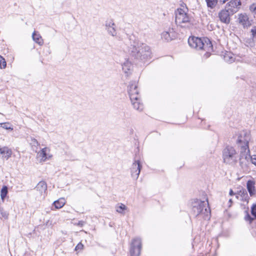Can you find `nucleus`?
Returning a JSON list of instances; mask_svg holds the SVG:
<instances>
[{
	"label": "nucleus",
	"mask_w": 256,
	"mask_h": 256,
	"mask_svg": "<svg viewBox=\"0 0 256 256\" xmlns=\"http://www.w3.org/2000/svg\"><path fill=\"white\" fill-rule=\"evenodd\" d=\"M176 24L184 28H190L192 26V18L188 14V9L185 4L181 6L175 12Z\"/></svg>",
	"instance_id": "obj_1"
},
{
	"label": "nucleus",
	"mask_w": 256,
	"mask_h": 256,
	"mask_svg": "<svg viewBox=\"0 0 256 256\" xmlns=\"http://www.w3.org/2000/svg\"><path fill=\"white\" fill-rule=\"evenodd\" d=\"M129 52L135 58L142 60L150 58L152 54L150 48L148 46L139 42L134 43L132 45Z\"/></svg>",
	"instance_id": "obj_2"
},
{
	"label": "nucleus",
	"mask_w": 256,
	"mask_h": 256,
	"mask_svg": "<svg viewBox=\"0 0 256 256\" xmlns=\"http://www.w3.org/2000/svg\"><path fill=\"white\" fill-rule=\"evenodd\" d=\"M188 43L192 48L206 51V54H205L206 58L210 56V52L212 50V45L208 38L202 39L194 36L190 37L188 40Z\"/></svg>",
	"instance_id": "obj_3"
},
{
	"label": "nucleus",
	"mask_w": 256,
	"mask_h": 256,
	"mask_svg": "<svg viewBox=\"0 0 256 256\" xmlns=\"http://www.w3.org/2000/svg\"><path fill=\"white\" fill-rule=\"evenodd\" d=\"M192 213L197 216L200 214L204 216L205 218H208L210 210L208 208V201H202L198 200H194L192 202Z\"/></svg>",
	"instance_id": "obj_4"
},
{
	"label": "nucleus",
	"mask_w": 256,
	"mask_h": 256,
	"mask_svg": "<svg viewBox=\"0 0 256 256\" xmlns=\"http://www.w3.org/2000/svg\"><path fill=\"white\" fill-rule=\"evenodd\" d=\"M250 138L249 132L244 130L240 133L236 140L237 144L242 148V150H244L246 152V150H248L247 153L249 152L248 144Z\"/></svg>",
	"instance_id": "obj_5"
},
{
	"label": "nucleus",
	"mask_w": 256,
	"mask_h": 256,
	"mask_svg": "<svg viewBox=\"0 0 256 256\" xmlns=\"http://www.w3.org/2000/svg\"><path fill=\"white\" fill-rule=\"evenodd\" d=\"M236 152L234 148L232 146H226L223 150V159L226 164H232L236 161Z\"/></svg>",
	"instance_id": "obj_6"
},
{
	"label": "nucleus",
	"mask_w": 256,
	"mask_h": 256,
	"mask_svg": "<svg viewBox=\"0 0 256 256\" xmlns=\"http://www.w3.org/2000/svg\"><path fill=\"white\" fill-rule=\"evenodd\" d=\"M142 248L141 239L138 238L132 240L130 248L131 256H140Z\"/></svg>",
	"instance_id": "obj_7"
},
{
	"label": "nucleus",
	"mask_w": 256,
	"mask_h": 256,
	"mask_svg": "<svg viewBox=\"0 0 256 256\" xmlns=\"http://www.w3.org/2000/svg\"><path fill=\"white\" fill-rule=\"evenodd\" d=\"M128 92L131 100H136L140 98L138 86L136 82H131L130 83Z\"/></svg>",
	"instance_id": "obj_8"
},
{
	"label": "nucleus",
	"mask_w": 256,
	"mask_h": 256,
	"mask_svg": "<svg viewBox=\"0 0 256 256\" xmlns=\"http://www.w3.org/2000/svg\"><path fill=\"white\" fill-rule=\"evenodd\" d=\"M240 4V0H232L226 4V8L231 12V14H233L238 10Z\"/></svg>",
	"instance_id": "obj_9"
},
{
	"label": "nucleus",
	"mask_w": 256,
	"mask_h": 256,
	"mask_svg": "<svg viewBox=\"0 0 256 256\" xmlns=\"http://www.w3.org/2000/svg\"><path fill=\"white\" fill-rule=\"evenodd\" d=\"M50 150L48 148H42L39 151L36 155V158L40 162H45L48 158H50L51 156L48 154V152Z\"/></svg>",
	"instance_id": "obj_10"
},
{
	"label": "nucleus",
	"mask_w": 256,
	"mask_h": 256,
	"mask_svg": "<svg viewBox=\"0 0 256 256\" xmlns=\"http://www.w3.org/2000/svg\"><path fill=\"white\" fill-rule=\"evenodd\" d=\"M231 12L228 9L222 10L218 13V18L220 20L225 24H229L230 22V16Z\"/></svg>",
	"instance_id": "obj_11"
},
{
	"label": "nucleus",
	"mask_w": 256,
	"mask_h": 256,
	"mask_svg": "<svg viewBox=\"0 0 256 256\" xmlns=\"http://www.w3.org/2000/svg\"><path fill=\"white\" fill-rule=\"evenodd\" d=\"M140 171V165L138 160H136L131 168L132 176L138 178Z\"/></svg>",
	"instance_id": "obj_12"
},
{
	"label": "nucleus",
	"mask_w": 256,
	"mask_h": 256,
	"mask_svg": "<svg viewBox=\"0 0 256 256\" xmlns=\"http://www.w3.org/2000/svg\"><path fill=\"white\" fill-rule=\"evenodd\" d=\"M238 22L244 28L249 26L251 25L248 17L246 14H240L238 15Z\"/></svg>",
	"instance_id": "obj_13"
},
{
	"label": "nucleus",
	"mask_w": 256,
	"mask_h": 256,
	"mask_svg": "<svg viewBox=\"0 0 256 256\" xmlns=\"http://www.w3.org/2000/svg\"><path fill=\"white\" fill-rule=\"evenodd\" d=\"M36 190L38 191L40 194L44 198L47 190L46 184L44 181L40 182L36 186Z\"/></svg>",
	"instance_id": "obj_14"
},
{
	"label": "nucleus",
	"mask_w": 256,
	"mask_h": 256,
	"mask_svg": "<svg viewBox=\"0 0 256 256\" xmlns=\"http://www.w3.org/2000/svg\"><path fill=\"white\" fill-rule=\"evenodd\" d=\"M106 26L108 34L112 36H116L115 24L112 21L110 20L107 22L106 24Z\"/></svg>",
	"instance_id": "obj_15"
},
{
	"label": "nucleus",
	"mask_w": 256,
	"mask_h": 256,
	"mask_svg": "<svg viewBox=\"0 0 256 256\" xmlns=\"http://www.w3.org/2000/svg\"><path fill=\"white\" fill-rule=\"evenodd\" d=\"M122 70L126 74V76H128L131 74L132 65V63L128 60H126L122 64Z\"/></svg>",
	"instance_id": "obj_16"
},
{
	"label": "nucleus",
	"mask_w": 256,
	"mask_h": 256,
	"mask_svg": "<svg viewBox=\"0 0 256 256\" xmlns=\"http://www.w3.org/2000/svg\"><path fill=\"white\" fill-rule=\"evenodd\" d=\"M255 184V182L252 180H248L246 182V188L251 196H254L256 194Z\"/></svg>",
	"instance_id": "obj_17"
},
{
	"label": "nucleus",
	"mask_w": 256,
	"mask_h": 256,
	"mask_svg": "<svg viewBox=\"0 0 256 256\" xmlns=\"http://www.w3.org/2000/svg\"><path fill=\"white\" fill-rule=\"evenodd\" d=\"M174 32L173 29L169 28L168 31H164L162 33V37L166 41H170L174 37Z\"/></svg>",
	"instance_id": "obj_18"
},
{
	"label": "nucleus",
	"mask_w": 256,
	"mask_h": 256,
	"mask_svg": "<svg viewBox=\"0 0 256 256\" xmlns=\"http://www.w3.org/2000/svg\"><path fill=\"white\" fill-rule=\"evenodd\" d=\"M32 38L34 42L40 46L44 44V40L38 32L34 31L32 34Z\"/></svg>",
	"instance_id": "obj_19"
},
{
	"label": "nucleus",
	"mask_w": 256,
	"mask_h": 256,
	"mask_svg": "<svg viewBox=\"0 0 256 256\" xmlns=\"http://www.w3.org/2000/svg\"><path fill=\"white\" fill-rule=\"evenodd\" d=\"M131 102L134 108L136 110L140 112L142 110L144 106L140 102V98L136 100H131Z\"/></svg>",
	"instance_id": "obj_20"
},
{
	"label": "nucleus",
	"mask_w": 256,
	"mask_h": 256,
	"mask_svg": "<svg viewBox=\"0 0 256 256\" xmlns=\"http://www.w3.org/2000/svg\"><path fill=\"white\" fill-rule=\"evenodd\" d=\"M66 204V200L64 198H60L54 202L53 204L56 209L62 208Z\"/></svg>",
	"instance_id": "obj_21"
},
{
	"label": "nucleus",
	"mask_w": 256,
	"mask_h": 256,
	"mask_svg": "<svg viewBox=\"0 0 256 256\" xmlns=\"http://www.w3.org/2000/svg\"><path fill=\"white\" fill-rule=\"evenodd\" d=\"M206 2L208 8H213L216 6L218 0H206Z\"/></svg>",
	"instance_id": "obj_22"
},
{
	"label": "nucleus",
	"mask_w": 256,
	"mask_h": 256,
	"mask_svg": "<svg viewBox=\"0 0 256 256\" xmlns=\"http://www.w3.org/2000/svg\"><path fill=\"white\" fill-rule=\"evenodd\" d=\"M8 194V188L4 186L0 191V196L2 200H4Z\"/></svg>",
	"instance_id": "obj_23"
},
{
	"label": "nucleus",
	"mask_w": 256,
	"mask_h": 256,
	"mask_svg": "<svg viewBox=\"0 0 256 256\" xmlns=\"http://www.w3.org/2000/svg\"><path fill=\"white\" fill-rule=\"evenodd\" d=\"M6 63L5 59L0 55V68H4L6 67Z\"/></svg>",
	"instance_id": "obj_24"
},
{
	"label": "nucleus",
	"mask_w": 256,
	"mask_h": 256,
	"mask_svg": "<svg viewBox=\"0 0 256 256\" xmlns=\"http://www.w3.org/2000/svg\"><path fill=\"white\" fill-rule=\"evenodd\" d=\"M126 209V206L124 204H121L120 206L116 208V210L118 213L122 214L123 211Z\"/></svg>",
	"instance_id": "obj_25"
},
{
	"label": "nucleus",
	"mask_w": 256,
	"mask_h": 256,
	"mask_svg": "<svg viewBox=\"0 0 256 256\" xmlns=\"http://www.w3.org/2000/svg\"><path fill=\"white\" fill-rule=\"evenodd\" d=\"M0 124H1L2 126V127L4 128V129H6V130H13V128L10 126H8V124H9V123H6V122H4V123H1Z\"/></svg>",
	"instance_id": "obj_26"
},
{
	"label": "nucleus",
	"mask_w": 256,
	"mask_h": 256,
	"mask_svg": "<svg viewBox=\"0 0 256 256\" xmlns=\"http://www.w3.org/2000/svg\"><path fill=\"white\" fill-rule=\"evenodd\" d=\"M83 248H84V245L81 242H80L76 246L75 250L76 251L81 250L83 249Z\"/></svg>",
	"instance_id": "obj_27"
},
{
	"label": "nucleus",
	"mask_w": 256,
	"mask_h": 256,
	"mask_svg": "<svg viewBox=\"0 0 256 256\" xmlns=\"http://www.w3.org/2000/svg\"><path fill=\"white\" fill-rule=\"evenodd\" d=\"M250 12H254V14H256V4H253L250 6Z\"/></svg>",
	"instance_id": "obj_28"
},
{
	"label": "nucleus",
	"mask_w": 256,
	"mask_h": 256,
	"mask_svg": "<svg viewBox=\"0 0 256 256\" xmlns=\"http://www.w3.org/2000/svg\"><path fill=\"white\" fill-rule=\"evenodd\" d=\"M251 212L252 214L256 218V204L252 206Z\"/></svg>",
	"instance_id": "obj_29"
},
{
	"label": "nucleus",
	"mask_w": 256,
	"mask_h": 256,
	"mask_svg": "<svg viewBox=\"0 0 256 256\" xmlns=\"http://www.w3.org/2000/svg\"><path fill=\"white\" fill-rule=\"evenodd\" d=\"M224 59L230 62H232L234 61L232 57L230 56L228 54L224 56Z\"/></svg>",
	"instance_id": "obj_30"
},
{
	"label": "nucleus",
	"mask_w": 256,
	"mask_h": 256,
	"mask_svg": "<svg viewBox=\"0 0 256 256\" xmlns=\"http://www.w3.org/2000/svg\"><path fill=\"white\" fill-rule=\"evenodd\" d=\"M32 144L33 145V146H38L39 144L38 142L37 141V140L35 138H33L32 139Z\"/></svg>",
	"instance_id": "obj_31"
},
{
	"label": "nucleus",
	"mask_w": 256,
	"mask_h": 256,
	"mask_svg": "<svg viewBox=\"0 0 256 256\" xmlns=\"http://www.w3.org/2000/svg\"><path fill=\"white\" fill-rule=\"evenodd\" d=\"M252 162L256 166V156H254L253 157H251Z\"/></svg>",
	"instance_id": "obj_32"
},
{
	"label": "nucleus",
	"mask_w": 256,
	"mask_h": 256,
	"mask_svg": "<svg viewBox=\"0 0 256 256\" xmlns=\"http://www.w3.org/2000/svg\"><path fill=\"white\" fill-rule=\"evenodd\" d=\"M251 32L254 36H256V27L252 29Z\"/></svg>",
	"instance_id": "obj_33"
},
{
	"label": "nucleus",
	"mask_w": 256,
	"mask_h": 256,
	"mask_svg": "<svg viewBox=\"0 0 256 256\" xmlns=\"http://www.w3.org/2000/svg\"><path fill=\"white\" fill-rule=\"evenodd\" d=\"M1 214L5 218H8V214L6 212L1 211Z\"/></svg>",
	"instance_id": "obj_34"
},
{
	"label": "nucleus",
	"mask_w": 256,
	"mask_h": 256,
	"mask_svg": "<svg viewBox=\"0 0 256 256\" xmlns=\"http://www.w3.org/2000/svg\"><path fill=\"white\" fill-rule=\"evenodd\" d=\"M84 222L82 221H79L78 223V226H82L84 225Z\"/></svg>",
	"instance_id": "obj_35"
},
{
	"label": "nucleus",
	"mask_w": 256,
	"mask_h": 256,
	"mask_svg": "<svg viewBox=\"0 0 256 256\" xmlns=\"http://www.w3.org/2000/svg\"><path fill=\"white\" fill-rule=\"evenodd\" d=\"M229 194L232 196L234 195V192L232 190H230L229 192Z\"/></svg>",
	"instance_id": "obj_36"
},
{
	"label": "nucleus",
	"mask_w": 256,
	"mask_h": 256,
	"mask_svg": "<svg viewBox=\"0 0 256 256\" xmlns=\"http://www.w3.org/2000/svg\"><path fill=\"white\" fill-rule=\"evenodd\" d=\"M247 218L250 220V221H252L253 220L252 218H251V217L248 214V216H247Z\"/></svg>",
	"instance_id": "obj_37"
},
{
	"label": "nucleus",
	"mask_w": 256,
	"mask_h": 256,
	"mask_svg": "<svg viewBox=\"0 0 256 256\" xmlns=\"http://www.w3.org/2000/svg\"><path fill=\"white\" fill-rule=\"evenodd\" d=\"M228 202L230 203V204L229 206H231V204H232V199L230 198V199L229 200Z\"/></svg>",
	"instance_id": "obj_38"
}]
</instances>
